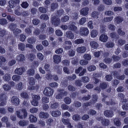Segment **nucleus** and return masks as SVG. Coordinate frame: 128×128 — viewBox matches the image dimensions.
I'll return each mask as SVG.
<instances>
[{
  "label": "nucleus",
  "mask_w": 128,
  "mask_h": 128,
  "mask_svg": "<svg viewBox=\"0 0 128 128\" xmlns=\"http://www.w3.org/2000/svg\"><path fill=\"white\" fill-rule=\"evenodd\" d=\"M28 113L26 110L23 108L20 110L16 111V114L17 117L20 119H23L26 118L27 116Z\"/></svg>",
  "instance_id": "1"
},
{
  "label": "nucleus",
  "mask_w": 128,
  "mask_h": 128,
  "mask_svg": "<svg viewBox=\"0 0 128 128\" xmlns=\"http://www.w3.org/2000/svg\"><path fill=\"white\" fill-rule=\"evenodd\" d=\"M96 119L98 121H100L102 125L103 126H108L110 124V120H108L101 116L97 117Z\"/></svg>",
  "instance_id": "2"
},
{
  "label": "nucleus",
  "mask_w": 128,
  "mask_h": 128,
  "mask_svg": "<svg viewBox=\"0 0 128 128\" xmlns=\"http://www.w3.org/2000/svg\"><path fill=\"white\" fill-rule=\"evenodd\" d=\"M51 22L54 26H58L60 23V19L56 16H54L51 18Z\"/></svg>",
  "instance_id": "3"
},
{
  "label": "nucleus",
  "mask_w": 128,
  "mask_h": 128,
  "mask_svg": "<svg viewBox=\"0 0 128 128\" xmlns=\"http://www.w3.org/2000/svg\"><path fill=\"white\" fill-rule=\"evenodd\" d=\"M53 92V89L49 87L45 88L43 91L44 94L45 95L48 96H52V95Z\"/></svg>",
  "instance_id": "4"
},
{
  "label": "nucleus",
  "mask_w": 128,
  "mask_h": 128,
  "mask_svg": "<svg viewBox=\"0 0 128 128\" xmlns=\"http://www.w3.org/2000/svg\"><path fill=\"white\" fill-rule=\"evenodd\" d=\"M25 69L24 67H22L19 68H17L14 70L15 74L21 75L25 71Z\"/></svg>",
  "instance_id": "5"
},
{
  "label": "nucleus",
  "mask_w": 128,
  "mask_h": 128,
  "mask_svg": "<svg viewBox=\"0 0 128 128\" xmlns=\"http://www.w3.org/2000/svg\"><path fill=\"white\" fill-rule=\"evenodd\" d=\"M89 32V30L86 28H81L80 30V34L81 35L87 36Z\"/></svg>",
  "instance_id": "6"
},
{
  "label": "nucleus",
  "mask_w": 128,
  "mask_h": 128,
  "mask_svg": "<svg viewBox=\"0 0 128 128\" xmlns=\"http://www.w3.org/2000/svg\"><path fill=\"white\" fill-rule=\"evenodd\" d=\"M104 115L107 117L112 118L114 116V112L111 110H107L104 112Z\"/></svg>",
  "instance_id": "7"
},
{
  "label": "nucleus",
  "mask_w": 128,
  "mask_h": 128,
  "mask_svg": "<svg viewBox=\"0 0 128 128\" xmlns=\"http://www.w3.org/2000/svg\"><path fill=\"white\" fill-rule=\"evenodd\" d=\"M12 103L16 106H18L20 104V101L18 98L16 96H12L11 98Z\"/></svg>",
  "instance_id": "8"
},
{
  "label": "nucleus",
  "mask_w": 128,
  "mask_h": 128,
  "mask_svg": "<svg viewBox=\"0 0 128 128\" xmlns=\"http://www.w3.org/2000/svg\"><path fill=\"white\" fill-rule=\"evenodd\" d=\"M89 10V8L87 7L83 8L80 10V14L84 16H86L88 14Z\"/></svg>",
  "instance_id": "9"
},
{
  "label": "nucleus",
  "mask_w": 128,
  "mask_h": 128,
  "mask_svg": "<svg viewBox=\"0 0 128 128\" xmlns=\"http://www.w3.org/2000/svg\"><path fill=\"white\" fill-rule=\"evenodd\" d=\"M66 36L70 39L74 38V34L70 31H67L66 32Z\"/></svg>",
  "instance_id": "10"
},
{
  "label": "nucleus",
  "mask_w": 128,
  "mask_h": 128,
  "mask_svg": "<svg viewBox=\"0 0 128 128\" xmlns=\"http://www.w3.org/2000/svg\"><path fill=\"white\" fill-rule=\"evenodd\" d=\"M114 21L116 22L118 24H119L122 22L124 20V18L123 17L120 16H117L114 18Z\"/></svg>",
  "instance_id": "11"
},
{
  "label": "nucleus",
  "mask_w": 128,
  "mask_h": 128,
  "mask_svg": "<svg viewBox=\"0 0 128 128\" xmlns=\"http://www.w3.org/2000/svg\"><path fill=\"white\" fill-rule=\"evenodd\" d=\"M86 50V48L85 46H82L78 47L76 48L77 52L80 53L84 52Z\"/></svg>",
  "instance_id": "12"
},
{
  "label": "nucleus",
  "mask_w": 128,
  "mask_h": 128,
  "mask_svg": "<svg viewBox=\"0 0 128 128\" xmlns=\"http://www.w3.org/2000/svg\"><path fill=\"white\" fill-rule=\"evenodd\" d=\"M28 119L31 122H36L37 121V119L33 115L31 114L29 115Z\"/></svg>",
  "instance_id": "13"
},
{
  "label": "nucleus",
  "mask_w": 128,
  "mask_h": 128,
  "mask_svg": "<svg viewBox=\"0 0 128 128\" xmlns=\"http://www.w3.org/2000/svg\"><path fill=\"white\" fill-rule=\"evenodd\" d=\"M19 1L18 0H13L9 2V5L10 7L12 8L16 5V3H18Z\"/></svg>",
  "instance_id": "14"
},
{
  "label": "nucleus",
  "mask_w": 128,
  "mask_h": 128,
  "mask_svg": "<svg viewBox=\"0 0 128 128\" xmlns=\"http://www.w3.org/2000/svg\"><path fill=\"white\" fill-rule=\"evenodd\" d=\"M108 86V83L106 82H104L100 83V87L102 90H104Z\"/></svg>",
  "instance_id": "15"
},
{
  "label": "nucleus",
  "mask_w": 128,
  "mask_h": 128,
  "mask_svg": "<svg viewBox=\"0 0 128 128\" xmlns=\"http://www.w3.org/2000/svg\"><path fill=\"white\" fill-rule=\"evenodd\" d=\"M108 38V37L107 35L102 34L100 36L99 40L104 42H105L107 41Z\"/></svg>",
  "instance_id": "16"
},
{
  "label": "nucleus",
  "mask_w": 128,
  "mask_h": 128,
  "mask_svg": "<svg viewBox=\"0 0 128 128\" xmlns=\"http://www.w3.org/2000/svg\"><path fill=\"white\" fill-rule=\"evenodd\" d=\"M39 116L40 118H46L48 117L49 114L47 113L41 112L40 113Z\"/></svg>",
  "instance_id": "17"
},
{
  "label": "nucleus",
  "mask_w": 128,
  "mask_h": 128,
  "mask_svg": "<svg viewBox=\"0 0 128 128\" xmlns=\"http://www.w3.org/2000/svg\"><path fill=\"white\" fill-rule=\"evenodd\" d=\"M25 58L24 56L22 54H20L18 56L16 57V60L18 61L23 62L25 60Z\"/></svg>",
  "instance_id": "18"
},
{
  "label": "nucleus",
  "mask_w": 128,
  "mask_h": 128,
  "mask_svg": "<svg viewBox=\"0 0 128 128\" xmlns=\"http://www.w3.org/2000/svg\"><path fill=\"white\" fill-rule=\"evenodd\" d=\"M54 62L58 64L60 61V58L57 55H54L53 57Z\"/></svg>",
  "instance_id": "19"
},
{
  "label": "nucleus",
  "mask_w": 128,
  "mask_h": 128,
  "mask_svg": "<svg viewBox=\"0 0 128 128\" xmlns=\"http://www.w3.org/2000/svg\"><path fill=\"white\" fill-rule=\"evenodd\" d=\"M34 28L31 25H30L29 27L25 29V31L27 35H29L32 34V31L31 30V29Z\"/></svg>",
  "instance_id": "20"
},
{
  "label": "nucleus",
  "mask_w": 128,
  "mask_h": 128,
  "mask_svg": "<svg viewBox=\"0 0 128 128\" xmlns=\"http://www.w3.org/2000/svg\"><path fill=\"white\" fill-rule=\"evenodd\" d=\"M27 74L29 76H33L35 74V70L33 68L28 69L27 72Z\"/></svg>",
  "instance_id": "21"
},
{
  "label": "nucleus",
  "mask_w": 128,
  "mask_h": 128,
  "mask_svg": "<svg viewBox=\"0 0 128 128\" xmlns=\"http://www.w3.org/2000/svg\"><path fill=\"white\" fill-rule=\"evenodd\" d=\"M18 124L21 126H24L28 125V122L25 120H21L18 122Z\"/></svg>",
  "instance_id": "22"
},
{
  "label": "nucleus",
  "mask_w": 128,
  "mask_h": 128,
  "mask_svg": "<svg viewBox=\"0 0 128 128\" xmlns=\"http://www.w3.org/2000/svg\"><path fill=\"white\" fill-rule=\"evenodd\" d=\"M90 45L91 47L94 49L97 48L98 45V43L94 41H92L90 43Z\"/></svg>",
  "instance_id": "23"
},
{
  "label": "nucleus",
  "mask_w": 128,
  "mask_h": 128,
  "mask_svg": "<svg viewBox=\"0 0 128 128\" xmlns=\"http://www.w3.org/2000/svg\"><path fill=\"white\" fill-rule=\"evenodd\" d=\"M68 29L69 30L72 31L76 32L77 30V28L73 23H71L69 25L68 27Z\"/></svg>",
  "instance_id": "24"
},
{
  "label": "nucleus",
  "mask_w": 128,
  "mask_h": 128,
  "mask_svg": "<svg viewBox=\"0 0 128 128\" xmlns=\"http://www.w3.org/2000/svg\"><path fill=\"white\" fill-rule=\"evenodd\" d=\"M2 78L4 81L8 82L11 78L10 75L8 74H5L4 76Z\"/></svg>",
  "instance_id": "25"
},
{
  "label": "nucleus",
  "mask_w": 128,
  "mask_h": 128,
  "mask_svg": "<svg viewBox=\"0 0 128 128\" xmlns=\"http://www.w3.org/2000/svg\"><path fill=\"white\" fill-rule=\"evenodd\" d=\"M92 100L91 102L92 104H95L97 101L98 99V96L97 95L94 94L92 95Z\"/></svg>",
  "instance_id": "26"
},
{
  "label": "nucleus",
  "mask_w": 128,
  "mask_h": 128,
  "mask_svg": "<svg viewBox=\"0 0 128 128\" xmlns=\"http://www.w3.org/2000/svg\"><path fill=\"white\" fill-rule=\"evenodd\" d=\"M60 66H56L54 67V70L60 74L62 73V68Z\"/></svg>",
  "instance_id": "27"
},
{
  "label": "nucleus",
  "mask_w": 128,
  "mask_h": 128,
  "mask_svg": "<svg viewBox=\"0 0 128 128\" xmlns=\"http://www.w3.org/2000/svg\"><path fill=\"white\" fill-rule=\"evenodd\" d=\"M61 114L60 112L58 110H57L54 111H52V115L54 117H58Z\"/></svg>",
  "instance_id": "28"
},
{
  "label": "nucleus",
  "mask_w": 128,
  "mask_h": 128,
  "mask_svg": "<svg viewBox=\"0 0 128 128\" xmlns=\"http://www.w3.org/2000/svg\"><path fill=\"white\" fill-rule=\"evenodd\" d=\"M20 76L17 75H14L12 77V80L15 82L19 81L20 79Z\"/></svg>",
  "instance_id": "29"
},
{
  "label": "nucleus",
  "mask_w": 128,
  "mask_h": 128,
  "mask_svg": "<svg viewBox=\"0 0 128 128\" xmlns=\"http://www.w3.org/2000/svg\"><path fill=\"white\" fill-rule=\"evenodd\" d=\"M28 83L30 84L33 85L35 84V80L34 78L32 77H29L28 78Z\"/></svg>",
  "instance_id": "30"
},
{
  "label": "nucleus",
  "mask_w": 128,
  "mask_h": 128,
  "mask_svg": "<svg viewBox=\"0 0 128 128\" xmlns=\"http://www.w3.org/2000/svg\"><path fill=\"white\" fill-rule=\"evenodd\" d=\"M18 48L24 51L25 48V46L24 44L23 43H20L18 45Z\"/></svg>",
  "instance_id": "31"
},
{
  "label": "nucleus",
  "mask_w": 128,
  "mask_h": 128,
  "mask_svg": "<svg viewBox=\"0 0 128 128\" xmlns=\"http://www.w3.org/2000/svg\"><path fill=\"white\" fill-rule=\"evenodd\" d=\"M107 101L105 103L108 105H112L115 104L114 102L112 101V100L110 98H107Z\"/></svg>",
  "instance_id": "32"
},
{
  "label": "nucleus",
  "mask_w": 128,
  "mask_h": 128,
  "mask_svg": "<svg viewBox=\"0 0 128 128\" xmlns=\"http://www.w3.org/2000/svg\"><path fill=\"white\" fill-rule=\"evenodd\" d=\"M40 18L42 20H47L49 19L48 15L46 14H42L40 16Z\"/></svg>",
  "instance_id": "33"
},
{
  "label": "nucleus",
  "mask_w": 128,
  "mask_h": 128,
  "mask_svg": "<svg viewBox=\"0 0 128 128\" xmlns=\"http://www.w3.org/2000/svg\"><path fill=\"white\" fill-rule=\"evenodd\" d=\"M73 106L76 108H79L81 106V103L80 102L77 101H75L73 104Z\"/></svg>",
  "instance_id": "34"
},
{
  "label": "nucleus",
  "mask_w": 128,
  "mask_h": 128,
  "mask_svg": "<svg viewBox=\"0 0 128 128\" xmlns=\"http://www.w3.org/2000/svg\"><path fill=\"white\" fill-rule=\"evenodd\" d=\"M17 26L16 24L14 23H12L9 25V28L11 30L14 32V30Z\"/></svg>",
  "instance_id": "35"
},
{
  "label": "nucleus",
  "mask_w": 128,
  "mask_h": 128,
  "mask_svg": "<svg viewBox=\"0 0 128 128\" xmlns=\"http://www.w3.org/2000/svg\"><path fill=\"white\" fill-rule=\"evenodd\" d=\"M69 17L67 15L64 16L61 18V20L62 22H66L69 20Z\"/></svg>",
  "instance_id": "36"
},
{
  "label": "nucleus",
  "mask_w": 128,
  "mask_h": 128,
  "mask_svg": "<svg viewBox=\"0 0 128 128\" xmlns=\"http://www.w3.org/2000/svg\"><path fill=\"white\" fill-rule=\"evenodd\" d=\"M114 124L116 126H119L120 125L121 123L118 118H115L114 120Z\"/></svg>",
  "instance_id": "37"
},
{
  "label": "nucleus",
  "mask_w": 128,
  "mask_h": 128,
  "mask_svg": "<svg viewBox=\"0 0 128 128\" xmlns=\"http://www.w3.org/2000/svg\"><path fill=\"white\" fill-rule=\"evenodd\" d=\"M58 4L53 3L51 4V10L52 11H54L55 9L57 8L58 7Z\"/></svg>",
  "instance_id": "38"
},
{
  "label": "nucleus",
  "mask_w": 128,
  "mask_h": 128,
  "mask_svg": "<svg viewBox=\"0 0 128 128\" xmlns=\"http://www.w3.org/2000/svg\"><path fill=\"white\" fill-rule=\"evenodd\" d=\"M46 27V25L45 23H42L40 26V28L42 32H43L44 30Z\"/></svg>",
  "instance_id": "39"
},
{
  "label": "nucleus",
  "mask_w": 128,
  "mask_h": 128,
  "mask_svg": "<svg viewBox=\"0 0 128 128\" xmlns=\"http://www.w3.org/2000/svg\"><path fill=\"white\" fill-rule=\"evenodd\" d=\"M31 94L32 100H37L38 101V100L40 99V96L38 95L33 94Z\"/></svg>",
  "instance_id": "40"
},
{
  "label": "nucleus",
  "mask_w": 128,
  "mask_h": 128,
  "mask_svg": "<svg viewBox=\"0 0 128 128\" xmlns=\"http://www.w3.org/2000/svg\"><path fill=\"white\" fill-rule=\"evenodd\" d=\"M42 102L43 104L48 103L49 102V98L45 96L42 97Z\"/></svg>",
  "instance_id": "41"
},
{
  "label": "nucleus",
  "mask_w": 128,
  "mask_h": 128,
  "mask_svg": "<svg viewBox=\"0 0 128 128\" xmlns=\"http://www.w3.org/2000/svg\"><path fill=\"white\" fill-rule=\"evenodd\" d=\"M7 98L6 94H2L0 95V99L1 100L6 101Z\"/></svg>",
  "instance_id": "42"
},
{
  "label": "nucleus",
  "mask_w": 128,
  "mask_h": 128,
  "mask_svg": "<svg viewBox=\"0 0 128 128\" xmlns=\"http://www.w3.org/2000/svg\"><path fill=\"white\" fill-rule=\"evenodd\" d=\"M4 90L6 91L9 90L11 89L10 86L8 84H5L2 86Z\"/></svg>",
  "instance_id": "43"
},
{
  "label": "nucleus",
  "mask_w": 128,
  "mask_h": 128,
  "mask_svg": "<svg viewBox=\"0 0 128 128\" xmlns=\"http://www.w3.org/2000/svg\"><path fill=\"white\" fill-rule=\"evenodd\" d=\"M64 12L63 10H59L57 11L56 14V15L60 16L64 14Z\"/></svg>",
  "instance_id": "44"
},
{
  "label": "nucleus",
  "mask_w": 128,
  "mask_h": 128,
  "mask_svg": "<svg viewBox=\"0 0 128 128\" xmlns=\"http://www.w3.org/2000/svg\"><path fill=\"white\" fill-rule=\"evenodd\" d=\"M39 88V86L36 85V86H29L28 87V90H35L36 89H38Z\"/></svg>",
  "instance_id": "45"
},
{
  "label": "nucleus",
  "mask_w": 128,
  "mask_h": 128,
  "mask_svg": "<svg viewBox=\"0 0 128 128\" xmlns=\"http://www.w3.org/2000/svg\"><path fill=\"white\" fill-rule=\"evenodd\" d=\"M84 59L87 60H90L91 58V56L90 54H85L83 56Z\"/></svg>",
  "instance_id": "46"
},
{
  "label": "nucleus",
  "mask_w": 128,
  "mask_h": 128,
  "mask_svg": "<svg viewBox=\"0 0 128 128\" xmlns=\"http://www.w3.org/2000/svg\"><path fill=\"white\" fill-rule=\"evenodd\" d=\"M82 80L83 82L86 83L89 81V78L87 76H83L82 77Z\"/></svg>",
  "instance_id": "47"
},
{
  "label": "nucleus",
  "mask_w": 128,
  "mask_h": 128,
  "mask_svg": "<svg viewBox=\"0 0 128 128\" xmlns=\"http://www.w3.org/2000/svg\"><path fill=\"white\" fill-rule=\"evenodd\" d=\"M28 41L29 43L32 44L35 42L36 38L34 37H32L28 38Z\"/></svg>",
  "instance_id": "48"
},
{
  "label": "nucleus",
  "mask_w": 128,
  "mask_h": 128,
  "mask_svg": "<svg viewBox=\"0 0 128 128\" xmlns=\"http://www.w3.org/2000/svg\"><path fill=\"white\" fill-rule=\"evenodd\" d=\"M71 99L68 97L65 98L64 100V102L67 104H69L71 102Z\"/></svg>",
  "instance_id": "49"
},
{
  "label": "nucleus",
  "mask_w": 128,
  "mask_h": 128,
  "mask_svg": "<svg viewBox=\"0 0 128 128\" xmlns=\"http://www.w3.org/2000/svg\"><path fill=\"white\" fill-rule=\"evenodd\" d=\"M86 18L85 17H82L79 20V23L80 25H83L86 22Z\"/></svg>",
  "instance_id": "50"
},
{
  "label": "nucleus",
  "mask_w": 128,
  "mask_h": 128,
  "mask_svg": "<svg viewBox=\"0 0 128 128\" xmlns=\"http://www.w3.org/2000/svg\"><path fill=\"white\" fill-rule=\"evenodd\" d=\"M23 85L21 82H19L17 85V88L20 90H21L23 88Z\"/></svg>",
  "instance_id": "51"
},
{
  "label": "nucleus",
  "mask_w": 128,
  "mask_h": 128,
  "mask_svg": "<svg viewBox=\"0 0 128 128\" xmlns=\"http://www.w3.org/2000/svg\"><path fill=\"white\" fill-rule=\"evenodd\" d=\"M72 119L75 121H78L80 119V116L78 114H75L73 116Z\"/></svg>",
  "instance_id": "52"
},
{
  "label": "nucleus",
  "mask_w": 128,
  "mask_h": 128,
  "mask_svg": "<svg viewBox=\"0 0 128 128\" xmlns=\"http://www.w3.org/2000/svg\"><path fill=\"white\" fill-rule=\"evenodd\" d=\"M98 34V32L96 30H93L91 32V35L92 37L94 38L96 37Z\"/></svg>",
  "instance_id": "53"
},
{
  "label": "nucleus",
  "mask_w": 128,
  "mask_h": 128,
  "mask_svg": "<svg viewBox=\"0 0 128 128\" xmlns=\"http://www.w3.org/2000/svg\"><path fill=\"white\" fill-rule=\"evenodd\" d=\"M21 96L23 98H28V96L26 92H22L20 94Z\"/></svg>",
  "instance_id": "54"
},
{
  "label": "nucleus",
  "mask_w": 128,
  "mask_h": 128,
  "mask_svg": "<svg viewBox=\"0 0 128 128\" xmlns=\"http://www.w3.org/2000/svg\"><path fill=\"white\" fill-rule=\"evenodd\" d=\"M114 46V44L112 42H108L106 44V46L108 48H112Z\"/></svg>",
  "instance_id": "55"
},
{
  "label": "nucleus",
  "mask_w": 128,
  "mask_h": 128,
  "mask_svg": "<svg viewBox=\"0 0 128 128\" xmlns=\"http://www.w3.org/2000/svg\"><path fill=\"white\" fill-rule=\"evenodd\" d=\"M112 61V59L108 58H105L104 60V62L106 64H109Z\"/></svg>",
  "instance_id": "56"
},
{
  "label": "nucleus",
  "mask_w": 128,
  "mask_h": 128,
  "mask_svg": "<svg viewBox=\"0 0 128 128\" xmlns=\"http://www.w3.org/2000/svg\"><path fill=\"white\" fill-rule=\"evenodd\" d=\"M58 106V104L57 102L51 103L50 105V107L52 108H56Z\"/></svg>",
  "instance_id": "57"
},
{
  "label": "nucleus",
  "mask_w": 128,
  "mask_h": 128,
  "mask_svg": "<svg viewBox=\"0 0 128 128\" xmlns=\"http://www.w3.org/2000/svg\"><path fill=\"white\" fill-rule=\"evenodd\" d=\"M113 16H112L110 17H106L104 18V20L106 22H108L111 21L113 18Z\"/></svg>",
  "instance_id": "58"
},
{
  "label": "nucleus",
  "mask_w": 128,
  "mask_h": 128,
  "mask_svg": "<svg viewBox=\"0 0 128 128\" xmlns=\"http://www.w3.org/2000/svg\"><path fill=\"white\" fill-rule=\"evenodd\" d=\"M118 34L121 36H123L125 34V32L122 31L120 28H119L117 30Z\"/></svg>",
  "instance_id": "59"
},
{
  "label": "nucleus",
  "mask_w": 128,
  "mask_h": 128,
  "mask_svg": "<svg viewBox=\"0 0 128 128\" xmlns=\"http://www.w3.org/2000/svg\"><path fill=\"white\" fill-rule=\"evenodd\" d=\"M38 10L40 12L44 13L46 12L47 11L46 8L43 7H41L38 8Z\"/></svg>",
  "instance_id": "60"
},
{
  "label": "nucleus",
  "mask_w": 128,
  "mask_h": 128,
  "mask_svg": "<svg viewBox=\"0 0 128 128\" xmlns=\"http://www.w3.org/2000/svg\"><path fill=\"white\" fill-rule=\"evenodd\" d=\"M79 62L80 64L84 66L87 64L88 63V62L86 60H82L80 61Z\"/></svg>",
  "instance_id": "61"
},
{
  "label": "nucleus",
  "mask_w": 128,
  "mask_h": 128,
  "mask_svg": "<svg viewBox=\"0 0 128 128\" xmlns=\"http://www.w3.org/2000/svg\"><path fill=\"white\" fill-rule=\"evenodd\" d=\"M22 7L24 8H26L28 6L29 4L26 2H23L21 4Z\"/></svg>",
  "instance_id": "62"
},
{
  "label": "nucleus",
  "mask_w": 128,
  "mask_h": 128,
  "mask_svg": "<svg viewBox=\"0 0 128 128\" xmlns=\"http://www.w3.org/2000/svg\"><path fill=\"white\" fill-rule=\"evenodd\" d=\"M84 42V40L82 39H79L76 40L75 41V43L79 44L82 43Z\"/></svg>",
  "instance_id": "63"
},
{
  "label": "nucleus",
  "mask_w": 128,
  "mask_h": 128,
  "mask_svg": "<svg viewBox=\"0 0 128 128\" xmlns=\"http://www.w3.org/2000/svg\"><path fill=\"white\" fill-rule=\"evenodd\" d=\"M75 84L76 86H80L82 85V81L80 80H77L75 81Z\"/></svg>",
  "instance_id": "64"
}]
</instances>
